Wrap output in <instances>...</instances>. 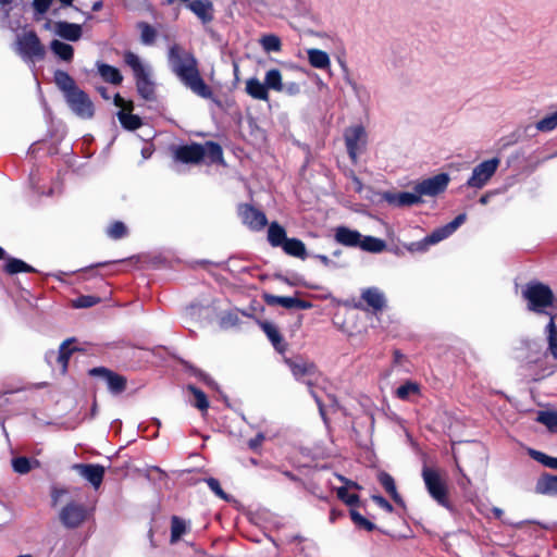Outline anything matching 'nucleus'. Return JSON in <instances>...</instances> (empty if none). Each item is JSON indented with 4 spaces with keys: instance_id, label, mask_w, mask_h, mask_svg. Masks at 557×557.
<instances>
[{
    "instance_id": "1",
    "label": "nucleus",
    "mask_w": 557,
    "mask_h": 557,
    "mask_svg": "<svg viewBox=\"0 0 557 557\" xmlns=\"http://www.w3.org/2000/svg\"><path fill=\"white\" fill-rule=\"evenodd\" d=\"M169 65L180 81L202 98H210L212 92L200 76L198 62L188 51L177 45L170 47L168 52Z\"/></svg>"
},
{
    "instance_id": "2",
    "label": "nucleus",
    "mask_w": 557,
    "mask_h": 557,
    "mask_svg": "<svg viewBox=\"0 0 557 557\" xmlns=\"http://www.w3.org/2000/svg\"><path fill=\"white\" fill-rule=\"evenodd\" d=\"M173 156L176 161L193 164L199 163L205 158L210 162H221L223 159L222 148L213 141L174 147Z\"/></svg>"
},
{
    "instance_id": "3",
    "label": "nucleus",
    "mask_w": 557,
    "mask_h": 557,
    "mask_svg": "<svg viewBox=\"0 0 557 557\" xmlns=\"http://www.w3.org/2000/svg\"><path fill=\"white\" fill-rule=\"evenodd\" d=\"M14 50L27 63L42 60L46 54L45 47L33 30H25L16 36Z\"/></svg>"
},
{
    "instance_id": "4",
    "label": "nucleus",
    "mask_w": 557,
    "mask_h": 557,
    "mask_svg": "<svg viewBox=\"0 0 557 557\" xmlns=\"http://www.w3.org/2000/svg\"><path fill=\"white\" fill-rule=\"evenodd\" d=\"M124 61L133 70L138 92L145 99H150L153 95V83L150 79L149 69L145 66L138 55L133 52H126Z\"/></svg>"
},
{
    "instance_id": "5",
    "label": "nucleus",
    "mask_w": 557,
    "mask_h": 557,
    "mask_svg": "<svg viewBox=\"0 0 557 557\" xmlns=\"http://www.w3.org/2000/svg\"><path fill=\"white\" fill-rule=\"evenodd\" d=\"M422 479L431 497L441 506L448 507L447 485L440 472L424 466L422 469Z\"/></svg>"
},
{
    "instance_id": "6",
    "label": "nucleus",
    "mask_w": 557,
    "mask_h": 557,
    "mask_svg": "<svg viewBox=\"0 0 557 557\" xmlns=\"http://www.w3.org/2000/svg\"><path fill=\"white\" fill-rule=\"evenodd\" d=\"M523 296L529 301V309L536 312H542L554 301L553 292L542 283L529 284L523 290Z\"/></svg>"
},
{
    "instance_id": "7",
    "label": "nucleus",
    "mask_w": 557,
    "mask_h": 557,
    "mask_svg": "<svg viewBox=\"0 0 557 557\" xmlns=\"http://www.w3.org/2000/svg\"><path fill=\"white\" fill-rule=\"evenodd\" d=\"M499 163L500 160L498 158L481 162L472 170V174L466 185L475 189L483 188L497 171Z\"/></svg>"
},
{
    "instance_id": "8",
    "label": "nucleus",
    "mask_w": 557,
    "mask_h": 557,
    "mask_svg": "<svg viewBox=\"0 0 557 557\" xmlns=\"http://www.w3.org/2000/svg\"><path fill=\"white\" fill-rule=\"evenodd\" d=\"M65 100L72 112L78 117L87 120L94 116V103L84 90L78 88L65 97Z\"/></svg>"
},
{
    "instance_id": "9",
    "label": "nucleus",
    "mask_w": 557,
    "mask_h": 557,
    "mask_svg": "<svg viewBox=\"0 0 557 557\" xmlns=\"http://www.w3.org/2000/svg\"><path fill=\"white\" fill-rule=\"evenodd\" d=\"M367 143V132L363 126L355 125L345 132V144L350 159L357 162Z\"/></svg>"
},
{
    "instance_id": "10",
    "label": "nucleus",
    "mask_w": 557,
    "mask_h": 557,
    "mask_svg": "<svg viewBox=\"0 0 557 557\" xmlns=\"http://www.w3.org/2000/svg\"><path fill=\"white\" fill-rule=\"evenodd\" d=\"M86 507L74 502L64 506L59 513L61 523L67 529L78 528L86 520Z\"/></svg>"
},
{
    "instance_id": "11",
    "label": "nucleus",
    "mask_w": 557,
    "mask_h": 557,
    "mask_svg": "<svg viewBox=\"0 0 557 557\" xmlns=\"http://www.w3.org/2000/svg\"><path fill=\"white\" fill-rule=\"evenodd\" d=\"M449 183V176L446 173L434 175L430 178L423 180L414 186V190L419 198L422 196L434 197L443 193Z\"/></svg>"
},
{
    "instance_id": "12",
    "label": "nucleus",
    "mask_w": 557,
    "mask_h": 557,
    "mask_svg": "<svg viewBox=\"0 0 557 557\" xmlns=\"http://www.w3.org/2000/svg\"><path fill=\"white\" fill-rule=\"evenodd\" d=\"M516 358L525 364L537 363L542 360L545 352L542 351L541 345L531 339H523L520 342L519 346L515 348Z\"/></svg>"
},
{
    "instance_id": "13",
    "label": "nucleus",
    "mask_w": 557,
    "mask_h": 557,
    "mask_svg": "<svg viewBox=\"0 0 557 557\" xmlns=\"http://www.w3.org/2000/svg\"><path fill=\"white\" fill-rule=\"evenodd\" d=\"M73 469L96 490L100 487L106 473L103 466L92 463H76Z\"/></svg>"
},
{
    "instance_id": "14",
    "label": "nucleus",
    "mask_w": 557,
    "mask_h": 557,
    "mask_svg": "<svg viewBox=\"0 0 557 557\" xmlns=\"http://www.w3.org/2000/svg\"><path fill=\"white\" fill-rule=\"evenodd\" d=\"M239 215L243 223L252 231H260L268 223L267 216L262 211L248 205L239 207Z\"/></svg>"
},
{
    "instance_id": "15",
    "label": "nucleus",
    "mask_w": 557,
    "mask_h": 557,
    "mask_svg": "<svg viewBox=\"0 0 557 557\" xmlns=\"http://www.w3.org/2000/svg\"><path fill=\"white\" fill-rule=\"evenodd\" d=\"M114 104L121 108L117 117L124 128L134 131L141 125L139 116L131 113L133 109L131 102H126L120 95H115Z\"/></svg>"
},
{
    "instance_id": "16",
    "label": "nucleus",
    "mask_w": 557,
    "mask_h": 557,
    "mask_svg": "<svg viewBox=\"0 0 557 557\" xmlns=\"http://www.w3.org/2000/svg\"><path fill=\"white\" fill-rule=\"evenodd\" d=\"M89 374L101 377L113 394H120L126 387V380L122 375L115 374L106 368H94L89 370Z\"/></svg>"
},
{
    "instance_id": "17",
    "label": "nucleus",
    "mask_w": 557,
    "mask_h": 557,
    "mask_svg": "<svg viewBox=\"0 0 557 557\" xmlns=\"http://www.w3.org/2000/svg\"><path fill=\"white\" fill-rule=\"evenodd\" d=\"M467 215L461 213L457 215L451 222L448 224L434 230L430 235L426 236L428 243L430 246L435 245L445 238L449 237L457 228L465 223Z\"/></svg>"
},
{
    "instance_id": "18",
    "label": "nucleus",
    "mask_w": 557,
    "mask_h": 557,
    "mask_svg": "<svg viewBox=\"0 0 557 557\" xmlns=\"http://www.w3.org/2000/svg\"><path fill=\"white\" fill-rule=\"evenodd\" d=\"M290 371L296 380L304 381L308 384L311 383L310 379L314 376L317 369L312 362L306 361L301 358L294 360H286Z\"/></svg>"
},
{
    "instance_id": "19",
    "label": "nucleus",
    "mask_w": 557,
    "mask_h": 557,
    "mask_svg": "<svg viewBox=\"0 0 557 557\" xmlns=\"http://www.w3.org/2000/svg\"><path fill=\"white\" fill-rule=\"evenodd\" d=\"M70 344V339L65 341L61 344L59 350H50L46 354V360L48 361V363L52 364L53 361L58 362L62 374H64L67 370L69 359L72 354Z\"/></svg>"
},
{
    "instance_id": "20",
    "label": "nucleus",
    "mask_w": 557,
    "mask_h": 557,
    "mask_svg": "<svg viewBox=\"0 0 557 557\" xmlns=\"http://www.w3.org/2000/svg\"><path fill=\"white\" fill-rule=\"evenodd\" d=\"M383 199L393 207H410L420 202L417 191L385 193Z\"/></svg>"
},
{
    "instance_id": "21",
    "label": "nucleus",
    "mask_w": 557,
    "mask_h": 557,
    "mask_svg": "<svg viewBox=\"0 0 557 557\" xmlns=\"http://www.w3.org/2000/svg\"><path fill=\"white\" fill-rule=\"evenodd\" d=\"M188 9L203 23H209L213 20V4L209 0H191L188 3Z\"/></svg>"
},
{
    "instance_id": "22",
    "label": "nucleus",
    "mask_w": 557,
    "mask_h": 557,
    "mask_svg": "<svg viewBox=\"0 0 557 557\" xmlns=\"http://www.w3.org/2000/svg\"><path fill=\"white\" fill-rule=\"evenodd\" d=\"M265 300L269 305H278L286 309H292V308L309 309V308H311L310 302L295 298V297L269 295V296H265Z\"/></svg>"
},
{
    "instance_id": "23",
    "label": "nucleus",
    "mask_w": 557,
    "mask_h": 557,
    "mask_svg": "<svg viewBox=\"0 0 557 557\" xmlns=\"http://www.w3.org/2000/svg\"><path fill=\"white\" fill-rule=\"evenodd\" d=\"M54 32L58 36L70 41H77L82 37V26L69 22H57Z\"/></svg>"
},
{
    "instance_id": "24",
    "label": "nucleus",
    "mask_w": 557,
    "mask_h": 557,
    "mask_svg": "<svg viewBox=\"0 0 557 557\" xmlns=\"http://www.w3.org/2000/svg\"><path fill=\"white\" fill-rule=\"evenodd\" d=\"M245 90L252 99L268 101L270 98L269 90L264 82H260L257 77H250L246 81Z\"/></svg>"
},
{
    "instance_id": "25",
    "label": "nucleus",
    "mask_w": 557,
    "mask_h": 557,
    "mask_svg": "<svg viewBox=\"0 0 557 557\" xmlns=\"http://www.w3.org/2000/svg\"><path fill=\"white\" fill-rule=\"evenodd\" d=\"M361 298L375 311L382 310L385 307V296L376 287H369L362 290Z\"/></svg>"
},
{
    "instance_id": "26",
    "label": "nucleus",
    "mask_w": 557,
    "mask_h": 557,
    "mask_svg": "<svg viewBox=\"0 0 557 557\" xmlns=\"http://www.w3.org/2000/svg\"><path fill=\"white\" fill-rule=\"evenodd\" d=\"M535 493L557 496V475L544 474L536 481Z\"/></svg>"
},
{
    "instance_id": "27",
    "label": "nucleus",
    "mask_w": 557,
    "mask_h": 557,
    "mask_svg": "<svg viewBox=\"0 0 557 557\" xmlns=\"http://www.w3.org/2000/svg\"><path fill=\"white\" fill-rule=\"evenodd\" d=\"M361 234L358 231L341 226L336 228L335 239L345 246L357 247L359 246Z\"/></svg>"
},
{
    "instance_id": "28",
    "label": "nucleus",
    "mask_w": 557,
    "mask_h": 557,
    "mask_svg": "<svg viewBox=\"0 0 557 557\" xmlns=\"http://www.w3.org/2000/svg\"><path fill=\"white\" fill-rule=\"evenodd\" d=\"M308 61L311 66L319 70H326L331 65L329 54L320 49L310 48L307 50Z\"/></svg>"
},
{
    "instance_id": "29",
    "label": "nucleus",
    "mask_w": 557,
    "mask_h": 557,
    "mask_svg": "<svg viewBox=\"0 0 557 557\" xmlns=\"http://www.w3.org/2000/svg\"><path fill=\"white\" fill-rule=\"evenodd\" d=\"M54 82L64 94V98L78 89L74 79L64 71L59 70L54 73Z\"/></svg>"
},
{
    "instance_id": "30",
    "label": "nucleus",
    "mask_w": 557,
    "mask_h": 557,
    "mask_svg": "<svg viewBox=\"0 0 557 557\" xmlns=\"http://www.w3.org/2000/svg\"><path fill=\"white\" fill-rule=\"evenodd\" d=\"M545 334L547 341V349L545 355H550L555 360H557V326L553 318H550L548 324L545 327Z\"/></svg>"
},
{
    "instance_id": "31",
    "label": "nucleus",
    "mask_w": 557,
    "mask_h": 557,
    "mask_svg": "<svg viewBox=\"0 0 557 557\" xmlns=\"http://www.w3.org/2000/svg\"><path fill=\"white\" fill-rule=\"evenodd\" d=\"M261 327L268 338L271 341L275 349L280 352H283L285 349V345L283 343V338L277 330V327L271 322H263Z\"/></svg>"
},
{
    "instance_id": "32",
    "label": "nucleus",
    "mask_w": 557,
    "mask_h": 557,
    "mask_svg": "<svg viewBox=\"0 0 557 557\" xmlns=\"http://www.w3.org/2000/svg\"><path fill=\"white\" fill-rule=\"evenodd\" d=\"M286 237L285 230L276 222L269 225L268 240L273 247H283Z\"/></svg>"
},
{
    "instance_id": "33",
    "label": "nucleus",
    "mask_w": 557,
    "mask_h": 557,
    "mask_svg": "<svg viewBox=\"0 0 557 557\" xmlns=\"http://www.w3.org/2000/svg\"><path fill=\"white\" fill-rule=\"evenodd\" d=\"M282 248L287 255L293 257L305 259L307 256L305 244L297 238H287Z\"/></svg>"
},
{
    "instance_id": "34",
    "label": "nucleus",
    "mask_w": 557,
    "mask_h": 557,
    "mask_svg": "<svg viewBox=\"0 0 557 557\" xmlns=\"http://www.w3.org/2000/svg\"><path fill=\"white\" fill-rule=\"evenodd\" d=\"M420 394V385L416 382L408 381L401 384L395 391V395L400 400H411L414 396Z\"/></svg>"
},
{
    "instance_id": "35",
    "label": "nucleus",
    "mask_w": 557,
    "mask_h": 557,
    "mask_svg": "<svg viewBox=\"0 0 557 557\" xmlns=\"http://www.w3.org/2000/svg\"><path fill=\"white\" fill-rule=\"evenodd\" d=\"M98 72L100 76L110 84L117 85L123 79L120 71L116 67L108 64L98 63Z\"/></svg>"
},
{
    "instance_id": "36",
    "label": "nucleus",
    "mask_w": 557,
    "mask_h": 557,
    "mask_svg": "<svg viewBox=\"0 0 557 557\" xmlns=\"http://www.w3.org/2000/svg\"><path fill=\"white\" fill-rule=\"evenodd\" d=\"M359 247L364 251L377 253L385 249L386 244L380 238L361 235Z\"/></svg>"
},
{
    "instance_id": "37",
    "label": "nucleus",
    "mask_w": 557,
    "mask_h": 557,
    "mask_svg": "<svg viewBox=\"0 0 557 557\" xmlns=\"http://www.w3.org/2000/svg\"><path fill=\"white\" fill-rule=\"evenodd\" d=\"M264 84L269 89H272L276 92L282 91L283 88V77L282 73L277 69H271L265 73Z\"/></svg>"
},
{
    "instance_id": "38",
    "label": "nucleus",
    "mask_w": 557,
    "mask_h": 557,
    "mask_svg": "<svg viewBox=\"0 0 557 557\" xmlns=\"http://www.w3.org/2000/svg\"><path fill=\"white\" fill-rule=\"evenodd\" d=\"M50 48L63 61L69 62L73 59L74 49L69 44L55 39L51 41Z\"/></svg>"
},
{
    "instance_id": "39",
    "label": "nucleus",
    "mask_w": 557,
    "mask_h": 557,
    "mask_svg": "<svg viewBox=\"0 0 557 557\" xmlns=\"http://www.w3.org/2000/svg\"><path fill=\"white\" fill-rule=\"evenodd\" d=\"M379 481L395 503L403 504V499L396 490L394 479L388 473H380Z\"/></svg>"
},
{
    "instance_id": "40",
    "label": "nucleus",
    "mask_w": 557,
    "mask_h": 557,
    "mask_svg": "<svg viewBox=\"0 0 557 557\" xmlns=\"http://www.w3.org/2000/svg\"><path fill=\"white\" fill-rule=\"evenodd\" d=\"M187 531L186 522L177 516H173L171 520V543L174 544Z\"/></svg>"
},
{
    "instance_id": "41",
    "label": "nucleus",
    "mask_w": 557,
    "mask_h": 557,
    "mask_svg": "<svg viewBox=\"0 0 557 557\" xmlns=\"http://www.w3.org/2000/svg\"><path fill=\"white\" fill-rule=\"evenodd\" d=\"M5 271L9 274H16L20 272H33L34 269L21 259L9 258L5 263Z\"/></svg>"
},
{
    "instance_id": "42",
    "label": "nucleus",
    "mask_w": 557,
    "mask_h": 557,
    "mask_svg": "<svg viewBox=\"0 0 557 557\" xmlns=\"http://www.w3.org/2000/svg\"><path fill=\"white\" fill-rule=\"evenodd\" d=\"M535 127L539 132L548 133L557 127V110L541 119Z\"/></svg>"
},
{
    "instance_id": "43",
    "label": "nucleus",
    "mask_w": 557,
    "mask_h": 557,
    "mask_svg": "<svg viewBox=\"0 0 557 557\" xmlns=\"http://www.w3.org/2000/svg\"><path fill=\"white\" fill-rule=\"evenodd\" d=\"M529 455L534 460L542 463L543 466L557 470V458L556 457H550V456H548L542 451L535 450V449H529Z\"/></svg>"
},
{
    "instance_id": "44",
    "label": "nucleus",
    "mask_w": 557,
    "mask_h": 557,
    "mask_svg": "<svg viewBox=\"0 0 557 557\" xmlns=\"http://www.w3.org/2000/svg\"><path fill=\"white\" fill-rule=\"evenodd\" d=\"M260 45L265 52H277L281 50V40L275 35H265L260 39Z\"/></svg>"
},
{
    "instance_id": "45",
    "label": "nucleus",
    "mask_w": 557,
    "mask_h": 557,
    "mask_svg": "<svg viewBox=\"0 0 557 557\" xmlns=\"http://www.w3.org/2000/svg\"><path fill=\"white\" fill-rule=\"evenodd\" d=\"M188 389L195 396L194 406L201 411H206L209 407V401L205 393L193 385H189Z\"/></svg>"
},
{
    "instance_id": "46",
    "label": "nucleus",
    "mask_w": 557,
    "mask_h": 557,
    "mask_svg": "<svg viewBox=\"0 0 557 557\" xmlns=\"http://www.w3.org/2000/svg\"><path fill=\"white\" fill-rule=\"evenodd\" d=\"M537 421L553 431L557 429V411H541Z\"/></svg>"
},
{
    "instance_id": "47",
    "label": "nucleus",
    "mask_w": 557,
    "mask_h": 557,
    "mask_svg": "<svg viewBox=\"0 0 557 557\" xmlns=\"http://www.w3.org/2000/svg\"><path fill=\"white\" fill-rule=\"evenodd\" d=\"M139 29H140L141 41L145 45H151L154 41L156 36H157L156 29L146 23H140Z\"/></svg>"
},
{
    "instance_id": "48",
    "label": "nucleus",
    "mask_w": 557,
    "mask_h": 557,
    "mask_svg": "<svg viewBox=\"0 0 557 557\" xmlns=\"http://www.w3.org/2000/svg\"><path fill=\"white\" fill-rule=\"evenodd\" d=\"M13 470L17 473L25 474L30 471V462L26 457H17L12 460Z\"/></svg>"
},
{
    "instance_id": "49",
    "label": "nucleus",
    "mask_w": 557,
    "mask_h": 557,
    "mask_svg": "<svg viewBox=\"0 0 557 557\" xmlns=\"http://www.w3.org/2000/svg\"><path fill=\"white\" fill-rule=\"evenodd\" d=\"M99 302V298L95 296H79L75 300H73V306L75 308H89Z\"/></svg>"
},
{
    "instance_id": "50",
    "label": "nucleus",
    "mask_w": 557,
    "mask_h": 557,
    "mask_svg": "<svg viewBox=\"0 0 557 557\" xmlns=\"http://www.w3.org/2000/svg\"><path fill=\"white\" fill-rule=\"evenodd\" d=\"M350 517H351V520L359 527L368 530V531H372L375 525L370 522L369 520H367L363 516H361L358 511L356 510H351L350 511Z\"/></svg>"
},
{
    "instance_id": "51",
    "label": "nucleus",
    "mask_w": 557,
    "mask_h": 557,
    "mask_svg": "<svg viewBox=\"0 0 557 557\" xmlns=\"http://www.w3.org/2000/svg\"><path fill=\"white\" fill-rule=\"evenodd\" d=\"M107 233L111 238L119 239L125 236L126 226L122 222H115L108 228Z\"/></svg>"
},
{
    "instance_id": "52",
    "label": "nucleus",
    "mask_w": 557,
    "mask_h": 557,
    "mask_svg": "<svg viewBox=\"0 0 557 557\" xmlns=\"http://www.w3.org/2000/svg\"><path fill=\"white\" fill-rule=\"evenodd\" d=\"M337 497L347 505H354L358 502V495L349 494L346 486L338 487L336 490Z\"/></svg>"
},
{
    "instance_id": "53",
    "label": "nucleus",
    "mask_w": 557,
    "mask_h": 557,
    "mask_svg": "<svg viewBox=\"0 0 557 557\" xmlns=\"http://www.w3.org/2000/svg\"><path fill=\"white\" fill-rule=\"evenodd\" d=\"M347 82H348L349 86L351 87L355 96L360 101H362V100H364V99H367L369 97L367 88L363 85L358 84V83H356L355 81H351V79H348Z\"/></svg>"
},
{
    "instance_id": "54",
    "label": "nucleus",
    "mask_w": 557,
    "mask_h": 557,
    "mask_svg": "<svg viewBox=\"0 0 557 557\" xmlns=\"http://www.w3.org/2000/svg\"><path fill=\"white\" fill-rule=\"evenodd\" d=\"M207 484L210 487V490L220 498L227 499V495L224 493V491L221 488L220 482L214 478L207 479Z\"/></svg>"
},
{
    "instance_id": "55",
    "label": "nucleus",
    "mask_w": 557,
    "mask_h": 557,
    "mask_svg": "<svg viewBox=\"0 0 557 557\" xmlns=\"http://www.w3.org/2000/svg\"><path fill=\"white\" fill-rule=\"evenodd\" d=\"M429 247L430 244L428 243L426 237H424L422 240L410 243L407 246V249L410 252H423L426 251Z\"/></svg>"
},
{
    "instance_id": "56",
    "label": "nucleus",
    "mask_w": 557,
    "mask_h": 557,
    "mask_svg": "<svg viewBox=\"0 0 557 557\" xmlns=\"http://www.w3.org/2000/svg\"><path fill=\"white\" fill-rule=\"evenodd\" d=\"M51 3H52V0H34L33 7H34L36 13L41 15V14H45L49 10Z\"/></svg>"
},
{
    "instance_id": "57",
    "label": "nucleus",
    "mask_w": 557,
    "mask_h": 557,
    "mask_svg": "<svg viewBox=\"0 0 557 557\" xmlns=\"http://www.w3.org/2000/svg\"><path fill=\"white\" fill-rule=\"evenodd\" d=\"M283 90L281 92H284L288 96H296L300 92V85L296 82H288L286 84L283 83Z\"/></svg>"
},
{
    "instance_id": "58",
    "label": "nucleus",
    "mask_w": 557,
    "mask_h": 557,
    "mask_svg": "<svg viewBox=\"0 0 557 557\" xmlns=\"http://www.w3.org/2000/svg\"><path fill=\"white\" fill-rule=\"evenodd\" d=\"M372 499L377 506H380L382 509L386 510L387 512L393 511V506L384 497H382L380 495H373Z\"/></svg>"
},
{
    "instance_id": "59",
    "label": "nucleus",
    "mask_w": 557,
    "mask_h": 557,
    "mask_svg": "<svg viewBox=\"0 0 557 557\" xmlns=\"http://www.w3.org/2000/svg\"><path fill=\"white\" fill-rule=\"evenodd\" d=\"M263 441H264V435L262 433H259V434H257L256 437L249 440L248 446H249V448L257 450L261 446Z\"/></svg>"
},
{
    "instance_id": "60",
    "label": "nucleus",
    "mask_w": 557,
    "mask_h": 557,
    "mask_svg": "<svg viewBox=\"0 0 557 557\" xmlns=\"http://www.w3.org/2000/svg\"><path fill=\"white\" fill-rule=\"evenodd\" d=\"M337 478L345 483V486L348 488V487H354V488H359V485L352 481H349L347 479H345L344 476L342 475H337Z\"/></svg>"
},
{
    "instance_id": "61",
    "label": "nucleus",
    "mask_w": 557,
    "mask_h": 557,
    "mask_svg": "<svg viewBox=\"0 0 557 557\" xmlns=\"http://www.w3.org/2000/svg\"><path fill=\"white\" fill-rule=\"evenodd\" d=\"M197 375H198L201 380H203L208 385H210V386H211V385H213V381H212L208 375L203 374V373H202V372H200V371H199V372H197Z\"/></svg>"
},
{
    "instance_id": "62",
    "label": "nucleus",
    "mask_w": 557,
    "mask_h": 557,
    "mask_svg": "<svg viewBox=\"0 0 557 557\" xmlns=\"http://www.w3.org/2000/svg\"><path fill=\"white\" fill-rule=\"evenodd\" d=\"M317 258L325 265H329L331 260L324 255H318Z\"/></svg>"
},
{
    "instance_id": "63",
    "label": "nucleus",
    "mask_w": 557,
    "mask_h": 557,
    "mask_svg": "<svg viewBox=\"0 0 557 557\" xmlns=\"http://www.w3.org/2000/svg\"><path fill=\"white\" fill-rule=\"evenodd\" d=\"M493 513L495 515L496 518H500L502 515H503V510L500 508H493Z\"/></svg>"
},
{
    "instance_id": "64",
    "label": "nucleus",
    "mask_w": 557,
    "mask_h": 557,
    "mask_svg": "<svg viewBox=\"0 0 557 557\" xmlns=\"http://www.w3.org/2000/svg\"><path fill=\"white\" fill-rule=\"evenodd\" d=\"M488 199H490V195L486 194V195H483L481 198H480V203L482 205H486L488 202Z\"/></svg>"
}]
</instances>
